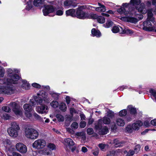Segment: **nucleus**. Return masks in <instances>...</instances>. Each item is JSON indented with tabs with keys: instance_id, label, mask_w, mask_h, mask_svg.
<instances>
[{
	"instance_id": "nucleus-53",
	"label": "nucleus",
	"mask_w": 156,
	"mask_h": 156,
	"mask_svg": "<svg viewBox=\"0 0 156 156\" xmlns=\"http://www.w3.org/2000/svg\"><path fill=\"white\" fill-rule=\"evenodd\" d=\"M150 120H146L144 122V126L146 127H149L150 126Z\"/></svg>"
},
{
	"instance_id": "nucleus-54",
	"label": "nucleus",
	"mask_w": 156,
	"mask_h": 156,
	"mask_svg": "<svg viewBox=\"0 0 156 156\" xmlns=\"http://www.w3.org/2000/svg\"><path fill=\"white\" fill-rule=\"evenodd\" d=\"M77 3L76 0H71V6L75 7Z\"/></svg>"
},
{
	"instance_id": "nucleus-51",
	"label": "nucleus",
	"mask_w": 156,
	"mask_h": 156,
	"mask_svg": "<svg viewBox=\"0 0 156 156\" xmlns=\"http://www.w3.org/2000/svg\"><path fill=\"white\" fill-rule=\"evenodd\" d=\"M140 147L139 145H137L135 146L134 148V151L136 153H137L140 150Z\"/></svg>"
},
{
	"instance_id": "nucleus-19",
	"label": "nucleus",
	"mask_w": 156,
	"mask_h": 156,
	"mask_svg": "<svg viewBox=\"0 0 156 156\" xmlns=\"http://www.w3.org/2000/svg\"><path fill=\"white\" fill-rule=\"evenodd\" d=\"M136 9L138 11L143 13L145 14L146 13V9L145 8V5L144 3H141L139 5V8L138 6H136Z\"/></svg>"
},
{
	"instance_id": "nucleus-33",
	"label": "nucleus",
	"mask_w": 156,
	"mask_h": 156,
	"mask_svg": "<svg viewBox=\"0 0 156 156\" xmlns=\"http://www.w3.org/2000/svg\"><path fill=\"white\" fill-rule=\"evenodd\" d=\"M113 23L110 20L107 21L106 23L103 24V26L105 28H108L110 27L113 25Z\"/></svg>"
},
{
	"instance_id": "nucleus-9",
	"label": "nucleus",
	"mask_w": 156,
	"mask_h": 156,
	"mask_svg": "<svg viewBox=\"0 0 156 156\" xmlns=\"http://www.w3.org/2000/svg\"><path fill=\"white\" fill-rule=\"evenodd\" d=\"M112 32L115 33L119 32L120 34H131L133 33L132 30L129 29H123V28L120 26H115L112 29Z\"/></svg>"
},
{
	"instance_id": "nucleus-31",
	"label": "nucleus",
	"mask_w": 156,
	"mask_h": 156,
	"mask_svg": "<svg viewBox=\"0 0 156 156\" xmlns=\"http://www.w3.org/2000/svg\"><path fill=\"white\" fill-rule=\"evenodd\" d=\"M75 10L74 9H71L66 11V14L67 16H74Z\"/></svg>"
},
{
	"instance_id": "nucleus-16",
	"label": "nucleus",
	"mask_w": 156,
	"mask_h": 156,
	"mask_svg": "<svg viewBox=\"0 0 156 156\" xmlns=\"http://www.w3.org/2000/svg\"><path fill=\"white\" fill-rule=\"evenodd\" d=\"M94 19H96L97 22L100 23H103L105 21V18L101 16H98L96 14L91 13V18Z\"/></svg>"
},
{
	"instance_id": "nucleus-4",
	"label": "nucleus",
	"mask_w": 156,
	"mask_h": 156,
	"mask_svg": "<svg viewBox=\"0 0 156 156\" xmlns=\"http://www.w3.org/2000/svg\"><path fill=\"white\" fill-rule=\"evenodd\" d=\"M90 7H91V6H89L87 7L86 5H82L79 7L76 12V15L77 17L81 19H91V14H89L83 11V9H85L86 8L90 9Z\"/></svg>"
},
{
	"instance_id": "nucleus-43",
	"label": "nucleus",
	"mask_w": 156,
	"mask_h": 156,
	"mask_svg": "<svg viewBox=\"0 0 156 156\" xmlns=\"http://www.w3.org/2000/svg\"><path fill=\"white\" fill-rule=\"evenodd\" d=\"M126 130L129 133H131L133 132V129L132 128V125H128L126 127Z\"/></svg>"
},
{
	"instance_id": "nucleus-24",
	"label": "nucleus",
	"mask_w": 156,
	"mask_h": 156,
	"mask_svg": "<svg viewBox=\"0 0 156 156\" xmlns=\"http://www.w3.org/2000/svg\"><path fill=\"white\" fill-rule=\"evenodd\" d=\"M91 34L92 36H96L97 37L101 36V34L99 31L97 30L95 28H93L91 30Z\"/></svg>"
},
{
	"instance_id": "nucleus-32",
	"label": "nucleus",
	"mask_w": 156,
	"mask_h": 156,
	"mask_svg": "<svg viewBox=\"0 0 156 156\" xmlns=\"http://www.w3.org/2000/svg\"><path fill=\"white\" fill-rule=\"evenodd\" d=\"M127 109L130 111L131 114L135 115L136 114V109L133 108L132 105L128 106Z\"/></svg>"
},
{
	"instance_id": "nucleus-35",
	"label": "nucleus",
	"mask_w": 156,
	"mask_h": 156,
	"mask_svg": "<svg viewBox=\"0 0 156 156\" xmlns=\"http://www.w3.org/2000/svg\"><path fill=\"white\" fill-rule=\"evenodd\" d=\"M56 117L59 122H62L64 120V117L60 114H57L56 115Z\"/></svg>"
},
{
	"instance_id": "nucleus-25",
	"label": "nucleus",
	"mask_w": 156,
	"mask_h": 156,
	"mask_svg": "<svg viewBox=\"0 0 156 156\" xmlns=\"http://www.w3.org/2000/svg\"><path fill=\"white\" fill-rule=\"evenodd\" d=\"M2 142L5 147L6 148L7 152L8 149L10 150V149L9 148V147L11 145V142L9 140L7 139H4L3 140Z\"/></svg>"
},
{
	"instance_id": "nucleus-12",
	"label": "nucleus",
	"mask_w": 156,
	"mask_h": 156,
	"mask_svg": "<svg viewBox=\"0 0 156 156\" xmlns=\"http://www.w3.org/2000/svg\"><path fill=\"white\" fill-rule=\"evenodd\" d=\"M17 151L21 153H25L27 151V148L26 145L21 143H17L15 145Z\"/></svg>"
},
{
	"instance_id": "nucleus-63",
	"label": "nucleus",
	"mask_w": 156,
	"mask_h": 156,
	"mask_svg": "<svg viewBox=\"0 0 156 156\" xmlns=\"http://www.w3.org/2000/svg\"><path fill=\"white\" fill-rule=\"evenodd\" d=\"M42 88L46 90H48L50 89V87L48 86H42Z\"/></svg>"
},
{
	"instance_id": "nucleus-48",
	"label": "nucleus",
	"mask_w": 156,
	"mask_h": 156,
	"mask_svg": "<svg viewBox=\"0 0 156 156\" xmlns=\"http://www.w3.org/2000/svg\"><path fill=\"white\" fill-rule=\"evenodd\" d=\"M78 126V124L76 122H73L71 125V127L73 129H77Z\"/></svg>"
},
{
	"instance_id": "nucleus-1",
	"label": "nucleus",
	"mask_w": 156,
	"mask_h": 156,
	"mask_svg": "<svg viewBox=\"0 0 156 156\" xmlns=\"http://www.w3.org/2000/svg\"><path fill=\"white\" fill-rule=\"evenodd\" d=\"M20 72L16 69L9 68L7 69L6 73L8 78L0 79V84H5L7 85L11 84H16L20 79V76L17 74Z\"/></svg>"
},
{
	"instance_id": "nucleus-30",
	"label": "nucleus",
	"mask_w": 156,
	"mask_h": 156,
	"mask_svg": "<svg viewBox=\"0 0 156 156\" xmlns=\"http://www.w3.org/2000/svg\"><path fill=\"white\" fill-rule=\"evenodd\" d=\"M41 97V96H37L34 98L35 101L38 104L41 105L42 103L43 100Z\"/></svg>"
},
{
	"instance_id": "nucleus-3",
	"label": "nucleus",
	"mask_w": 156,
	"mask_h": 156,
	"mask_svg": "<svg viewBox=\"0 0 156 156\" xmlns=\"http://www.w3.org/2000/svg\"><path fill=\"white\" fill-rule=\"evenodd\" d=\"M156 14V9L153 11L152 9H150L147 11V20L143 23V29L147 31H152L155 29V27L152 26L151 22H152L153 23L155 24L156 22L154 21V18L153 16V13Z\"/></svg>"
},
{
	"instance_id": "nucleus-41",
	"label": "nucleus",
	"mask_w": 156,
	"mask_h": 156,
	"mask_svg": "<svg viewBox=\"0 0 156 156\" xmlns=\"http://www.w3.org/2000/svg\"><path fill=\"white\" fill-rule=\"evenodd\" d=\"M106 116L110 118V119H112L114 116V113L112 111H109L107 112V115Z\"/></svg>"
},
{
	"instance_id": "nucleus-23",
	"label": "nucleus",
	"mask_w": 156,
	"mask_h": 156,
	"mask_svg": "<svg viewBox=\"0 0 156 156\" xmlns=\"http://www.w3.org/2000/svg\"><path fill=\"white\" fill-rule=\"evenodd\" d=\"M22 84H21V87L25 90H28L30 88V85L25 80H22Z\"/></svg>"
},
{
	"instance_id": "nucleus-22",
	"label": "nucleus",
	"mask_w": 156,
	"mask_h": 156,
	"mask_svg": "<svg viewBox=\"0 0 156 156\" xmlns=\"http://www.w3.org/2000/svg\"><path fill=\"white\" fill-rule=\"evenodd\" d=\"M65 144L70 147H71L73 146L75 143L73 140L69 138H68L65 139Z\"/></svg>"
},
{
	"instance_id": "nucleus-44",
	"label": "nucleus",
	"mask_w": 156,
	"mask_h": 156,
	"mask_svg": "<svg viewBox=\"0 0 156 156\" xmlns=\"http://www.w3.org/2000/svg\"><path fill=\"white\" fill-rule=\"evenodd\" d=\"M50 95L54 99H57L58 98L59 95L58 94L53 92H51L50 93Z\"/></svg>"
},
{
	"instance_id": "nucleus-47",
	"label": "nucleus",
	"mask_w": 156,
	"mask_h": 156,
	"mask_svg": "<svg viewBox=\"0 0 156 156\" xmlns=\"http://www.w3.org/2000/svg\"><path fill=\"white\" fill-rule=\"evenodd\" d=\"M76 135L78 136L82 137V138L85 137L84 133L83 132H77L76 133Z\"/></svg>"
},
{
	"instance_id": "nucleus-45",
	"label": "nucleus",
	"mask_w": 156,
	"mask_h": 156,
	"mask_svg": "<svg viewBox=\"0 0 156 156\" xmlns=\"http://www.w3.org/2000/svg\"><path fill=\"white\" fill-rule=\"evenodd\" d=\"M5 73L4 69L2 67L0 66V77H2L4 76Z\"/></svg>"
},
{
	"instance_id": "nucleus-39",
	"label": "nucleus",
	"mask_w": 156,
	"mask_h": 156,
	"mask_svg": "<svg viewBox=\"0 0 156 156\" xmlns=\"http://www.w3.org/2000/svg\"><path fill=\"white\" fill-rule=\"evenodd\" d=\"M98 146L101 150L105 151V149L108 147V145L107 144H105L103 143H101L99 144Z\"/></svg>"
},
{
	"instance_id": "nucleus-58",
	"label": "nucleus",
	"mask_w": 156,
	"mask_h": 156,
	"mask_svg": "<svg viewBox=\"0 0 156 156\" xmlns=\"http://www.w3.org/2000/svg\"><path fill=\"white\" fill-rule=\"evenodd\" d=\"M114 151H110L108 152L106 156H114Z\"/></svg>"
},
{
	"instance_id": "nucleus-42",
	"label": "nucleus",
	"mask_w": 156,
	"mask_h": 156,
	"mask_svg": "<svg viewBox=\"0 0 156 156\" xmlns=\"http://www.w3.org/2000/svg\"><path fill=\"white\" fill-rule=\"evenodd\" d=\"M33 116L37 120H39L40 121H42L43 119L42 118L37 114L36 113H34L33 114Z\"/></svg>"
},
{
	"instance_id": "nucleus-17",
	"label": "nucleus",
	"mask_w": 156,
	"mask_h": 156,
	"mask_svg": "<svg viewBox=\"0 0 156 156\" xmlns=\"http://www.w3.org/2000/svg\"><path fill=\"white\" fill-rule=\"evenodd\" d=\"M143 125V122L140 121H136L132 124V128L134 130H137Z\"/></svg>"
},
{
	"instance_id": "nucleus-21",
	"label": "nucleus",
	"mask_w": 156,
	"mask_h": 156,
	"mask_svg": "<svg viewBox=\"0 0 156 156\" xmlns=\"http://www.w3.org/2000/svg\"><path fill=\"white\" fill-rule=\"evenodd\" d=\"M10 118V115L4 112L2 110L0 109V119L8 120Z\"/></svg>"
},
{
	"instance_id": "nucleus-6",
	"label": "nucleus",
	"mask_w": 156,
	"mask_h": 156,
	"mask_svg": "<svg viewBox=\"0 0 156 156\" xmlns=\"http://www.w3.org/2000/svg\"><path fill=\"white\" fill-rule=\"evenodd\" d=\"M25 134L26 136L31 139H35L38 136V133L36 130L33 128H26Z\"/></svg>"
},
{
	"instance_id": "nucleus-37",
	"label": "nucleus",
	"mask_w": 156,
	"mask_h": 156,
	"mask_svg": "<svg viewBox=\"0 0 156 156\" xmlns=\"http://www.w3.org/2000/svg\"><path fill=\"white\" fill-rule=\"evenodd\" d=\"M51 106L54 108H56L58 105V102L56 101H53L50 103Z\"/></svg>"
},
{
	"instance_id": "nucleus-28",
	"label": "nucleus",
	"mask_w": 156,
	"mask_h": 156,
	"mask_svg": "<svg viewBox=\"0 0 156 156\" xmlns=\"http://www.w3.org/2000/svg\"><path fill=\"white\" fill-rule=\"evenodd\" d=\"M23 108L24 110L27 112H30L32 110V107L29 104H26L24 105Z\"/></svg>"
},
{
	"instance_id": "nucleus-7",
	"label": "nucleus",
	"mask_w": 156,
	"mask_h": 156,
	"mask_svg": "<svg viewBox=\"0 0 156 156\" xmlns=\"http://www.w3.org/2000/svg\"><path fill=\"white\" fill-rule=\"evenodd\" d=\"M15 91V89L12 85L9 86H3L0 87V94L6 95L13 94Z\"/></svg>"
},
{
	"instance_id": "nucleus-57",
	"label": "nucleus",
	"mask_w": 156,
	"mask_h": 156,
	"mask_svg": "<svg viewBox=\"0 0 156 156\" xmlns=\"http://www.w3.org/2000/svg\"><path fill=\"white\" fill-rule=\"evenodd\" d=\"M93 132V129L92 128H88L87 130V133L89 135H91Z\"/></svg>"
},
{
	"instance_id": "nucleus-5",
	"label": "nucleus",
	"mask_w": 156,
	"mask_h": 156,
	"mask_svg": "<svg viewBox=\"0 0 156 156\" xmlns=\"http://www.w3.org/2000/svg\"><path fill=\"white\" fill-rule=\"evenodd\" d=\"M20 129L18 124L15 122H13L11 123V126L8 129V133L10 136L15 138L18 136Z\"/></svg>"
},
{
	"instance_id": "nucleus-36",
	"label": "nucleus",
	"mask_w": 156,
	"mask_h": 156,
	"mask_svg": "<svg viewBox=\"0 0 156 156\" xmlns=\"http://www.w3.org/2000/svg\"><path fill=\"white\" fill-rule=\"evenodd\" d=\"M140 0H131L130 4L133 5V6L138 5L140 3Z\"/></svg>"
},
{
	"instance_id": "nucleus-64",
	"label": "nucleus",
	"mask_w": 156,
	"mask_h": 156,
	"mask_svg": "<svg viewBox=\"0 0 156 156\" xmlns=\"http://www.w3.org/2000/svg\"><path fill=\"white\" fill-rule=\"evenodd\" d=\"M151 123L152 125L156 126V119L152 120L151 121Z\"/></svg>"
},
{
	"instance_id": "nucleus-29",
	"label": "nucleus",
	"mask_w": 156,
	"mask_h": 156,
	"mask_svg": "<svg viewBox=\"0 0 156 156\" xmlns=\"http://www.w3.org/2000/svg\"><path fill=\"white\" fill-rule=\"evenodd\" d=\"M44 1V0H34L33 4L35 6H39L42 4Z\"/></svg>"
},
{
	"instance_id": "nucleus-62",
	"label": "nucleus",
	"mask_w": 156,
	"mask_h": 156,
	"mask_svg": "<svg viewBox=\"0 0 156 156\" xmlns=\"http://www.w3.org/2000/svg\"><path fill=\"white\" fill-rule=\"evenodd\" d=\"M134 152H135L134 151L132 150H130L129 151L127 155H129L130 156H132L134 154Z\"/></svg>"
},
{
	"instance_id": "nucleus-14",
	"label": "nucleus",
	"mask_w": 156,
	"mask_h": 156,
	"mask_svg": "<svg viewBox=\"0 0 156 156\" xmlns=\"http://www.w3.org/2000/svg\"><path fill=\"white\" fill-rule=\"evenodd\" d=\"M35 110L38 113L41 114H46L48 111V108L45 105L36 107Z\"/></svg>"
},
{
	"instance_id": "nucleus-27",
	"label": "nucleus",
	"mask_w": 156,
	"mask_h": 156,
	"mask_svg": "<svg viewBox=\"0 0 156 156\" xmlns=\"http://www.w3.org/2000/svg\"><path fill=\"white\" fill-rule=\"evenodd\" d=\"M116 122L117 125L120 126H123L125 124L124 120L121 118H118L117 119Z\"/></svg>"
},
{
	"instance_id": "nucleus-46",
	"label": "nucleus",
	"mask_w": 156,
	"mask_h": 156,
	"mask_svg": "<svg viewBox=\"0 0 156 156\" xmlns=\"http://www.w3.org/2000/svg\"><path fill=\"white\" fill-rule=\"evenodd\" d=\"M127 113V111L126 110H122L119 112V115L121 116H124L126 115Z\"/></svg>"
},
{
	"instance_id": "nucleus-52",
	"label": "nucleus",
	"mask_w": 156,
	"mask_h": 156,
	"mask_svg": "<svg viewBox=\"0 0 156 156\" xmlns=\"http://www.w3.org/2000/svg\"><path fill=\"white\" fill-rule=\"evenodd\" d=\"M42 154L44 155H49L51 153L49 152L48 149H44L43 150Z\"/></svg>"
},
{
	"instance_id": "nucleus-55",
	"label": "nucleus",
	"mask_w": 156,
	"mask_h": 156,
	"mask_svg": "<svg viewBox=\"0 0 156 156\" xmlns=\"http://www.w3.org/2000/svg\"><path fill=\"white\" fill-rule=\"evenodd\" d=\"M63 14V11L62 10H58L56 12V14L58 16H61Z\"/></svg>"
},
{
	"instance_id": "nucleus-34",
	"label": "nucleus",
	"mask_w": 156,
	"mask_h": 156,
	"mask_svg": "<svg viewBox=\"0 0 156 156\" xmlns=\"http://www.w3.org/2000/svg\"><path fill=\"white\" fill-rule=\"evenodd\" d=\"M102 121L104 124H108L111 122V119L110 118L105 116L103 118Z\"/></svg>"
},
{
	"instance_id": "nucleus-61",
	"label": "nucleus",
	"mask_w": 156,
	"mask_h": 156,
	"mask_svg": "<svg viewBox=\"0 0 156 156\" xmlns=\"http://www.w3.org/2000/svg\"><path fill=\"white\" fill-rule=\"evenodd\" d=\"M32 8V6L31 4H30L29 3H28L27 5L26 6V9L27 10H30Z\"/></svg>"
},
{
	"instance_id": "nucleus-59",
	"label": "nucleus",
	"mask_w": 156,
	"mask_h": 156,
	"mask_svg": "<svg viewBox=\"0 0 156 156\" xmlns=\"http://www.w3.org/2000/svg\"><path fill=\"white\" fill-rule=\"evenodd\" d=\"M30 112H25V115L29 119L30 118L32 117V114H31Z\"/></svg>"
},
{
	"instance_id": "nucleus-38",
	"label": "nucleus",
	"mask_w": 156,
	"mask_h": 156,
	"mask_svg": "<svg viewBox=\"0 0 156 156\" xmlns=\"http://www.w3.org/2000/svg\"><path fill=\"white\" fill-rule=\"evenodd\" d=\"M59 108L62 111H66V104L64 103H61L59 105Z\"/></svg>"
},
{
	"instance_id": "nucleus-18",
	"label": "nucleus",
	"mask_w": 156,
	"mask_h": 156,
	"mask_svg": "<svg viewBox=\"0 0 156 156\" xmlns=\"http://www.w3.org/2000/svg\"><path fill=\"white\" fill-rule=\"evenodd\" d=\"M98 5L99 6V7L95 8L94 7H90V8H91L92 10H94V9L98 12H104L106 10V9L105 6L102 5H101L100 3H98Z\"/></svg>"
},
{
	"instance_id": "nucleus-60",
	"label": "nucleus",
	"mask_w": 156,
	"mask_h": 156,
	"mask_svg": "<svg viewBox=\"0 0 156 156\" xmlns=\"http://www.w3.org/2000/svg\"><path fill=\"white\" fill-rule=\"evenodd\" d=\"M32 85L34 87L36 88H40L41 87V85L36 83H32Z\"/></svg>"
},
{
	"instance_id": "nucleus-15",
	"label": "nucleus",
	"mask_w": 156,
	"mask_h": 156,
	"mask_svg": "<svg viewBox=\"0 0 156 156\" xmlns=\"http://www.w3.org/2000/svg\"><path fill=\"white\" fill-rule=\"evenodd\" d=\"M37 96H41L43 100L45 103H49L51 99L48 97V94L44 91H41L37 94Z\"/></svg>"
},
{
	"instance_id": "nucleus-50",
	"label": "nucleus",
	"mask_w": 156,
	"mask_h": 156,
	"mask_svg": "<svg viewBox=\"0 0 156 156\" xmlns=\"http://www.w3.org/2000/svg\"><path fill=\"white\" fill-rule=\"evenodd\" d=\"M48 147L51 150H53L56 148L55 145L53 144H49L48 146Z\"/></svg>"
},
{
	"instance_id": "nucleus-40",
	"label": "nucleus",
	"mask_w": 156,
	"mask_h": 156,
	"mask_svg": "<svg viewBox=\"0 0 156 156\" xmlns=\"http://www.w3.org/2000/svg\"><path fill=\"white\" fill-rule=\"evenodd\" d=\"M2 109L3 111L7 112H9L11 111V108L9 106V105L8 106H5L2 107Z\"/></svg>"
},
{
	"instance_id": "nucleus-49",
	"label": "nucleus",
	"mask_w": 156,
	"mask_h": 156,
	"mask_svg": "<svg viewBox=\"0 0 156 156\" xmlns=\"http://www.w3.org/2000/svg\"><path fill=\"white\" fill-rule=\"evenodd\" d=\"M64 5L65 6H71V0H66L64 1Z\"/></svg>"
},
{
	"instance_id": "nucleus-8",
	"label": "nucleus",
	"mask_w": 156,
	"mask_h": 156,
	"mask_svg": "<svg viewBox=\"0 0 156 156\" xmlns=\"http://www.w3.org/2000/svg\"><path fill=\"white\" fill-rule=\"evenodd\" d=\"M9 106L12 108V111L17 116L21 117L23 115L22 108L17 106V103L16 102H12L9 104Z\"/></svg>"
},
{
	"instance_id": "nucleus-2",
	"label": "nucleus",
	"mask_w": 156,
	"mask_h": 156,
	"mask_svg": "<svg viewBox=\"0 0 156 156\" xmlns=\"http://www.w3.org/2000/svg\"><path fill=\"white\" fill-rule=\"evenodd\" d=\"M135 9L132 10L131 9L129 8V11L128 12L126 11L125 9L122 6L118 9L117 12L120 14H124L126 16L121 17V19L122 20L132 23H135L137 22L138 20L136 18L132 17L133 14L136 15L135 12Z\"/></svg>"
},
{
	"instance_id": "nucleus-56",
	"label": "nucleus",
	"mask_w": 156,
	"mask_h": 156,
	"mask_svg": "<svg viewBox=\"0 0 156 156\" xmlns=\"http://www.w3.org/2000/svg\"><path fill=\"white\" fill-rule=\"evenodd\" d=\"M86 126V123L85 121H81L80 124V126L81 128H84Z\"/></svg>"
},
{
	"instance_id": "nucleus-13",
	"label": "nucleus",
	"mask_w": 156,
	"mask_h": 156,
	"mask_svg": "<svg viewBox=\"0 0 156 156\" xmlns=\"http://www.w3.org/2000/svg\"><path fill=\"white\" fill-rule=\"evenodd\" d=\"M55 8L51 5H45L43 10L44 16H47L49 13L53 12L55 10Z\"/></svg>"
},
{
	"instance_id": "nucleus-11",
	"label": "nucleus",
	"mask_w": 156,
	"mask_h": 156,
	"mask_svg": "<svg viewBox=\"0 0 156 156\" xmlns=\"http://www.w3.org/2000/svg\"><path fill=\"white\" fill-rule=\"evenodd\" d=\"M46 145V143L44 140L38 139L34 141L33 144L32 146L34 148L40 149L44 148Z\"/></svg>"
},
{
	"instance_id": "nucleus-20",
	"label": "nucleus",
	"mask_w": 156,
	"mask_h": 156,
	"mask_svg": "<svg viewBox=\"0 0 156 156\" xmlns=\"http://www.w3.org/2000/svg\"><path fill=\"white\" fill-rule=\"evenodd\" d=\"M112 144H114L115 146L116 147H120L123 146L126 144V142L124 141L121 142L117 139L113 140Z\"/></svg>"
},
{
	"instance_id": "nucleus-26",
	"label": "nucleus",
	"mask_w": 156,
	"mask_h": 156,
	"mask_svg": "<svg viewBox=\"0 0 156 156\" xmlns=\"http://www.w3.org/2000/svg\"><path fill=\"white\" fill-rule=\"evenodd\" d=\"M8 156H22L21 155L16 152H12L11 150L8 149L7 151Z\"/></svg>"
},
{
	"instance_id": "nucleus-10",
	"label": "nucleus",
	"mask_w": 156,
	"mask_h": 156,
	"mask_svg": "<svg viewBox=\"0 0 156 156\" xmlns=\"http://www.w3.org/2000/svg\"><path fill=\"white\" fill-rule=\"evenodd\" d=\"M102 120L100 119L98 120V122L96 123L95 127L96 129L99 130L100 133L101 134L104 135L107 133L108 132V129L106 126H104L101 129V122Z\"/></svg>"
}]
</instances>
